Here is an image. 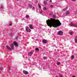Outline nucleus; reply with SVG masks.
Returning a JSON list of instances; mask_svg holds the SVG:
<instances>
[{
  "label": "nucleus",
  "mask_w": 77,
  "mask_h": 77,
  "mask_svg": "<svg viewBox=\"0 0 77 77\" xmlns=\"http://www.w3.org/2000/svg\"><path fill=\"white\" fill-rule=\"evenodd\" d=\"M33 54V51H30L28 53V56H32V55Z\"/></svg>",
  "instance_id": "nucleus-7"
},
{
  "label": "nucleus",
  "mask_w": 77,
  "mask_h": 77,
  "mask_svg": "<svg viewBox=\"0 0 77 77\" xmlns=\"http://www.w3.org/2000/svg\"><path fill=\"white\" fill-rule=\"evenodd\" d=\"M67 9H68V7H66V8L63 9V11H66Z\"/></svg>",
  "instance_id": "nucleus-18"
},
{
  "label": "nucleus",
  "mask_w": 77,
  "mask_h": 77,
  "mask_svg": "<svg viewBox=\"0 0 77 77\" xmlns=\"http://www.w3.org/2000/svg\"><path fill=\"white\" fill-rule=\"evenodd\" d=\"M69 34L70 35H72L73 34V32H69Z\"/></svg>",
  "instance_id": "nucleus-19"
},
{
  "label": "nucleus",
  "mask_w": 77,
  "mask_h": 77,
  "mask_svg": "<svg viewBox=\"0 0 77 77\" xmlns=\"http://www.w3.org/2000/svg\"><path fill=\"white\" fill-rule=\"evenodd\" d=\"M47 42V40H44L42 41V42L43 43H44V44H46Z\"/></svg>",
  "instance_id": "nucleus-9"
},
{
  "label": "nucleus",
  "mask_w": 77,
  "mask_h": 77,
  "mask_svg": "<svg viewBox=\"0 0 77 77\" xmlns=\"http://www.w3.org/2000/svg\"><path fill=\"white\" fill-rule=\"evenodd\" d=\"M58 35H62L63 34V32L61 30H60L58 32Z\"/></svg>",
  "instance_id": "nucleus-5"
},
{
  "label": "nucleus",
  "mask_w": 77,
  "mask_h": 77,
  "mask_svg": "<svg viewBox=\"0 0 77 77\" xmlns=\"http://www.w3.org/2000/svg\"><path fill=\"white\" fill-rule=\"evenodd\" d=\"M10 71V69L9 68V69H8V71Z\"/></svg>",
  "instance_id": "nucleus-30"
},
{
  "label": "nucleus",
  "mask_w": 77,
  "mask_h": 77,
  "mask_svg": "<svg viewBox=\"0 0 77 77\" xmlns=\"http://www.w3.org/2000/svg\"><path fill=\"white\" fill-rule=\"evenodd\" d=\"M48 0H46V1H48Z\"/></svg>",
  "instance_id": "nucleus-35"
},
{
  "label": "nucleus",
  "mask_w": 77,
  "mask_h": 77,
  "mask_svg": "<svg viewBox=\"0 0 77 77\" xmlns=\"http://www.w3.org/2000/svg\"><path fill=\"white\" fill-rule=\"evenodd\" d=\"M51 8H52V7H53V5H51Z\"/></svg>",
  "instance_id": "nucleus-31"
},
{
  "label": "nucleus",
  "mask_w": 77,
  "mask_h": 77,
  "mask_svg": "<svg viewBox=\"0 0 77 77\" xmlns=\"http://www.w3.org/2000/svg\"><path fill=\"white\" fill-rule=\"evenodd\" d=\"M6 48H7L9 50H11L12 49H14V45H10V47H9L8 46H6Z\"/></svg>",
  "instance_id": "nucleus-2"
},
{
  "label": "nucleus",
  "mask_w": 77,
  "mask_h": 77,
  "mask_svg": "<svg viewBox=\"0 0 77 77\" xmlns=\"http://www.w3.org/2000/svg\"><path fill=\"white\" fill-rule=\"evenodd\" d=\"M28 6L29 8H32V5L30 4H29Z\"/></svg>",
  "instance_id": "nucleus-11"
},
{
  "label": "nucleus",
  "mask_w": 77,
  "mask_h": 77,
  "mask_svg": "<svg viewBox=\"0 0 77 77\" xmlns=\"http://www.w3.org/2000/svg\"><path fill=\"white\" fill-rule=\"evenodd\" d=\"M43 10H47V8H46L44 7L43 8Z\"/></svg>",
  "instance_id": "nucleus-21"
},
{
  "label": "nucleus",
  "mask_w": 77,
  "mask_h": 77,
  "mask_svg": "<svg viewBox=\"0 0 77 77\" xmlns=\"http://www.w3.org/2000/svg\"><path fill=\"white\" fill-rule=\"evenodd\" d=\"M23 72L25 74H29V72H27V71H26L25 70H24L23 71Z\"/></svg>",
  "instance_id": "nucleus-8"
},
{
  "label": "nucleus",
  "mask_w": 77,
  "mask_h": 77,
  "mask_svg": "<svg viewBox=\"0 0 77 77\" xmlns=\"http://www.w3.org/2000/svg\"><path fill=\"white\" fill-rule=\"evenodd\" d=\"M13 45H14V46L15 47H17L18 46V43L16 42L15 41H14L13 42Z\"/></svg>",
  "instance_id": "nucleus-4"
},
{
  "label": "nucleus",
  "mask_w": 77,
  "mask_h": 77,
  "mask_svg": "<svg viewBox=\"0 0 77 77\" xmlns=\"http://www.w3.org/2000/svg\"><path fill=\"white\" fill-rule=\"evenodd\" d=\"M74 58V56L73 55H72L71 56V59H73Z\"/></svg>",
  "instance_id": "nucleus-15"
},
{
  "label": "nucleus",
  "mask_w": 77,
  "mask_h": 77,
  "mask_svg": "<svg viewBox=\"0 0 77 77\" xmlns=\"http://www.w3.org/2000/svg\"><path fill=\"white\" fill-rule=\"evenodd\" d=\"M53 17L54 18H56V15H53Z\"/></svg>",
  "instance_id": "nucleus-24"
},
{
  "label": "nucleus",
  "mask_w": 77,
  "mask_h": 77,
  "mask_svg": "<svg viewBox=\"0 0 77 77\" xmlns=\"http://www.w3.org/2000/svg\"><path fill=\"white\" fill-rule=\"evenodd\" d=\"M59 75L60 77H63V76H62V75H61V74H60Z\"/></svg>",
  "instance_id": "nucleus-29"
},
{
  "label": "nucleus",
  "mask_w": 77,
  "mask_h": 77,
  "mask_svg": "<svg viewBox=\"0 0 77 77\" xmlns=\"http://www.w3.org/2000/svg\"><path fill=\"white\" fill-rule=\"evenodd\" d=\"M50 2H51V3L52 2V1H51V0H50Z\"/></svg>",
  "instance_id": "nucleus-32"
},
{
  "label": "nucleus",
  "mask_w": 77,
  "mask_h": 77,
  "mask_svg": "<svg viewBox=\"0 0 77 77\" xmlns=\"http://www.w3.org/2000/svg\"><path fill=\"white\" fill-rule=\"evenodd\" d=\"M72 1H74L75 2V0H71Z\"/></svg>",
  "instance_id": "nucleus-33"
},
{
  "label": "nucleus",
  "mask_w": 77,
  "mask_h": 77,
  "mask_svg": "<svg viewBox=\"0 0 77 77\" xmlns=\"http://www.w3.org/2000/svg\"><path fill=\"white\" fill-rule=\"evenodd\" d=\"M29 15H26V16L25 17V18H29Z\"/></svg>",
  "instance_id": "nucleus-13"
},
{
  "label": "nucleus",
  "mask_w": 77,
  "mask_h": 77,
  "mask_svg": "<svg viewBox=\"0 0 77 77\" xmlns=\"http://www.w3.org/2000/svg\"><path fill=\"white\" fill-rule=\"evenodd\" d=\"M38 8H40V9H41V5H40V4H38Z\"/></svg>",
  "instance_id": "nucleus-20"
},
{
  "label": "nucleus",
  "mask_w": 77,
  "mask_h": 77,
  "mask_svg": "<svg viewBox=\"0 0 77 77\" xmlns=\"http://www.w3.org/2000/svg\"><path fill=\"white\" fill-rule=\"evenodd\" d=\"M43 12V11H42V10H40V14H42Z\"/></svg>",
  "instance_id": "nucleus-16"
},
{
  "label": "nucleus",
  "mask_w": 77,
  "mask_h": 77,
  "mask_svg": "<svg viewBox=\"0 0 77 77\" xmlns=\"http://www.w3.org/2000/svg\"><path fill=\"white\" fill-rule=\"evenodd\" d=\"M72 77H75V76H73Z\"/></svg>",
  "instance_id": "nucleus-34"
},
{
  "label": "nucleus",
  "mask_w": 77,
  "mask_h": 77,
  "mask_svg": "<svg viewBox=\"0 0 77 77\" xmlns=\"http://www.w3.org/2000/svg\"><path fill=\"white\" fill-rule=\"evenodd\" d=\"M44 60H45V59H47V57H44Z\"/></svg>",
  "instance_id": "nucleus-27"
},
{
  "label": "nucleus",
  "mask_w": 77,
  "mask_h": 77,
  "mask_svg": "<svg viewBox=\"0 0 77 77\" xmlns=\"http://www.w3.org/2000/svg\"><path fill=\"white\" fill-rule=\"evenodd\" d=\"M26 30L27 32H31V29H30L29 27L26 26Z\"/></svg>",
  "instance_id": "nucleus-3"
},
{
  "label": "nucleus",
  "mask_w": 77,
  "mask_h": 77,
  "mask_svg": "<svg viewBox=\"0 0 77 77\" xmlns=\"http://www.w3.org/2000/svg\"><path fill=\"white\" fill-rule=\"evenodd\" d=\"M0 8H1V9H3V5H2L1 6Z\"/></svg>",
  "instance_id": "nucleus-17"
},
{
  "label": "nucleus",
  "mask_w": 77,
  "mask_h": 77,
  "mask_svg": "<svg viewBox=\"0 0 77 77\" xmlns=\"http://www.w3.org/2000/svg\"><path fill=\"white\" fill-rule=\"evenodd\" d=\"M32 10L33 11H35V7H33L32 8Z\"/></svg>",
  "instance_id": "nucleus-25"
},
{
  "label": "nucleus",
  "mask_w": 77,
  "mask_h": 77,
  "mask_svg": "<svg viewBox=\"0 0 77 77\" xmlns=\"http://www.w3.org/2000/svg\"><path fill=\"white\" fill-rule=\"evenodd\" d=\"M70 26H73V27H77L76 25L72 23H71L70 25Z\"/></svg>",
  "instance_id": "nucleus-6"
},
{
  "label": "nucleus",
  "mask_w": 77,
  "mask_h": 77,
  "mask_svg": "<svg viewBox=\"0 0 77 77\" xmlns=\"http://www.w3.org/2000/svg\"><path fill=\"white\" fill-rule=\"evenodd\" d=\"M75 42L76 43H77V38H75Z\"/></svg>",
  "instance_id": "nucleus-26"
},
{
  "label": "nucleus",
  "mask_w": 77,
  "mask_h": 77,
  "mask_svg": "<svg viewBox=\"0 0 77 77\" xmlns=\"http://www.w3.org/2000/svg\"><path fill=\"white\" fill-rule=\"evenodd\" d=\"M44 3L45 5H47V3L46 2L44 1Z\"/></svg>",
  "instance_id": "nucleus-14"
},
{
  "label": "nucleus",
  "mask_w": 77,
  "mask_h": 77,
  "mask_svg": "<svg viewBox=\"0 0 77 77\" xmlns=\"http://www.w3.org/2000/svg\"><path fill=\"white\" fill-rule=\"evenodd\" d=\"M2 70H3V69H2Z\"/></svg>",
  "instance_id": "nucleus-36"
},
{
  "label": "nucleus",
  "mask_w": 77,
  "mask_h": 77,
  "mask_svg": "<svg viewBox=\"0 0 77 77\" xmlns=\"http://www.w3.org/2000/svg\"><path fill=\"white\" fill-rule=\"evenodd\" d=\"M47 23L48 26L50 27H53L55 28H57V27L60 26L62 24L59 20H56L54 19L51 18L50 20L49 19L46 21Z\"/></svg>",
  "instance_id": "nucleus-1"
},
{
  "label": "nucleus",
  "mask_w": 77,
  "mask_h": 77,
  "mask_svg": "<svg viewBox=\"0 0 77 77\" xmlns=\"http://www.w3.org/2000/svg\"><path fill=\"white\" fill-rule=\"evenodd\" d=\"M69 14V12L68 11H67L66 12V15H68Z\"/></svg>",
  "instance_id": "nucleus-12"
},
{
  "label": "nucleus",
  "mask_w": 77,
  "mask_h": 77,
  "mask_svg": "<svg viewBox=\"0 0 77 77\" xmlns=\"http://www.w3.org/2000/svg\"><path fill=\"white\" fill-rule=\"evenodd\" d=\"M12 23H11L9 24V26H12Z\"/></svg>",
  "instance_id": "nucleus-28"
},
{
  "label": "nucleus",
  "mask_w": 77,
  "mask_h": 77,
  "mask_svg": "<svg viewBox=\"0 0 77 77\" xmlns=\"http://www.w3.org/2000/svg\"><path fill=\"white\" fill-rule=\"evenodd\" d=\"M57 65H59L60 64V63L59 62H57Z\"/></svg>",
  "instance_id": "nucleus-22"
},
{
  "label": "nucleus",
  "mask_w": 77,
  "mask_h": 77,
  "mask_svg": "<svg viewBox=\"0 0 77 77\" xmlns=\"http://www.w3.org/2000/svg\"><path fill=\"white\" fill-rule=\"evenodd\" d=\"M35 50L36 51H38L39 50V49L38 48H36Z\"/></svg>",
  "instance_id": "nucleus-23"
},
{
  "label": "nucleus",
  "mask_w": 77,
  "mask_h": 77,
  "mask_svg": "<svg viewBox=\"0 0 77 77\" xmlns=\"http://www.w3.org/2000/svg\"><path fill=\"white\" fill-rule=\"evenodd\" d=\"M29 28H30V29H33V28L32 25L30 24L29 25Z\"/></svg>",
  "instance_id": "nucleus-10"
}]
</instances>
